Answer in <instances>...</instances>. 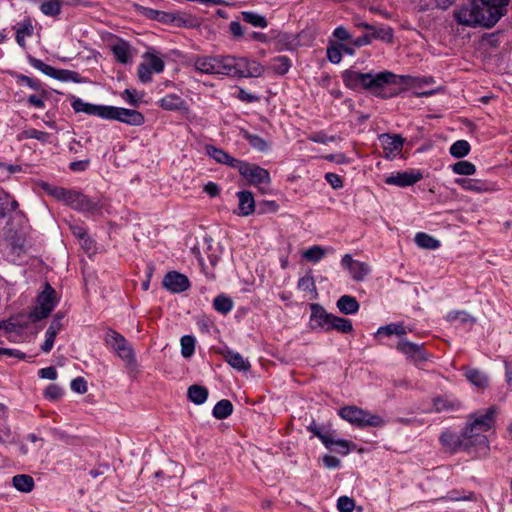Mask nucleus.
<instances>
[{"label": "nucleus", "instance_id": "obj_36", "mask_svg": "<svg viewBox=\"0 0 512 512\" xmlns=\"http://www.w3.org/2000/svg\"><path fill=\"white\" fill-rule=\"evenodd\" d=\"M415 243L423 249L435 250L440 247L439 240L424 232L415 235Z\"/></svg>", "mask_w": 512, "mask_h": 512}, {"label": "nucleus", "instance_id": "obj_24", "mask_svg": "<svg viewBox=\"0 0 512 512\" xmlns=\"http://www.w3.org/2000/svg\"><path fill=\"white\" fill-rule=\"evenodd\" d=\"M112 52L115 57V59L122 63L126 64L131 61L132 59V49L130 44L127 41L119 40L117 43H115L112 47Z\"/></svg>", "mask_w": 512, "mask_h": 512}, {"label": "nucleus", "instance_id": "obj_43", "mask_svg": "<svg viewBox=\"0 0 512 512\" xmlns=\"http://www.w3.org/2000/svg\"><path fill=\"white\" fill-rule=\"evenodd\" d=\"M377 334L378 335L384 334L386 336H390V335L402 336V335L406 334V329L402 323H391V324L379 327L377 330Z\"/></svg>", "mask_w": 512, "mask_h": 512}, {"label": "nucleus", "instance_id": "obj_53", "mask_svg": "<svg viewBox=\"0 0 512 512\" xmlns=\"http://www.w3.org/2000/svg\"><path fill=\"white\" fill-rule=\"evenodd\" d=\"M34 68L40 70L45 75H48L54 79L57 78L58 69L44 63L41 60L34 59Z\"/></svg>", "mask_w": 512, "mask_h": 512}, {"label": "nucleus", "instance_id": "obj_27", "mask_svg": "<svg viewBox=\"0 0 512 512\" xmlns=\"http://www.w3.org/2000/svg\"><path fill=\"white\" fill-rule=\"evenodd\" d=\"M159 106L168 111L186 109V102L176 94H168L159 100Z\"/></svg>", "mask_w": 512, "mask_h": 512}, {"label": "nucleus", "instance_id": "obj_47", "mask_svg": "<svg viewBox=\"0 0 512 512\" xmlns=\"http://www.w3.org/2000/svg\"><path fill=\"white\" fill-rule=\"evenodd\" d=\"M452 170L455 174L470 176L475 174L476 167L469 161H459L452 166Z\"/></svg>", "mask_w": 512, "mask_h": 512}, {"label": "nucleus", "instance_id": "obj_61", "mask_svg": "<svg viewBox=\"0 0 512 512\" xmlns=\"http://www.w3.org/2000/svg\"><path fill=\"white\" fill-rule=\"evenodd\" d=\"M71 389L79 394L87 392V383L83 377H77L71 381Z\"/></svg>", "mask_w": 512, "mask_h": 512}, {"label": "nucleus", "instance_id": "obj_32", "mask_svg": "<svg viewBox=\"0 0 512 512\" xmlns=\"http://www.w3.org/2000/svg\"><path fill=\"white\" fill-rule=\"evenodd\" d=\"M336 330L340 333H350L353 331V324L351 320L332 315L328 331Z\"/></svg>", "mask_w": 512, "mask_h": 512}, {"label": "nucleus", "instance_id": "obj_58", "mask_svg": "<svg viewBox=\"0 0 512 512\" xmlns=\"http://www.w3.org/2000/svg\"><path fill=\"white\" fill-rule=\"evenodd\" d=\"M205 242L207 243V250L208 253V259L212 267H215L219 262V254L218 249H213L212 246V239L211 238H205Z\"/></svg>", "mask_w": 512, "mask_h": 512}, {"label": "nucleus", "instance_id": "obj_35", "mask_svg": "<svg viewBox=\"0 0 512 512\" xmlns=\"http://www.w3.org/2000/svg\"><path fill=\"white\" fill-rule=\"evenodd\" d=\"M233 412V405L227 399H222L216 403L212 410V415L218 419L223 420L230 416Z\"/></svg>", "mask_w": 512, "mask_h": 512}, {"label": "nucleus", "instance_id": "obj_23", "mask_svg": "<svg viewBox=\"0 0 512 512\" xmlns=\"http://www.w3.org/2000/svg\"><path fill=\"white\" fill-rule=\"evenodd\" d=\"M465 377L467 380L479 389H485L489 385L488 375L476 368H465Z\"/></svg>", "mask_w": 512, "mask_h": 512}, {"label": "nucleus", "instance_id": "obj_18", "mask_svg": "<svg viewBox=\"0 0 512 512\" xmlns=\"http://www.w3.org/2000/svg\"><path fill=\"white\" fill-rule=\"evenodd\" d=\"M380 142L383 147L385 158H394L398 155L403 147L404 139L400 135L391 136L389 134H382Z\"/></svg>", "mask_w": 512, "mask_h": 512}, {"label": "nucleus", "instance_id": "obj_33", "mask_svg": "<svg viewBox=\"0 0 512 512\" xmlns=\"http://www.w3.org/2000/svg\"><path fill=\"white\" fill-rule=\"evenodd\" d=\"M188 398L191 402L201 405L203 404L208 397V390L204 386L201 385H191L188 388Z\"/></svg>", "mask_w": 512, "mask_h": 512}, {"label": "nucleus", "instance_id": "obj_64", "mask_svg": "<svg viewBox=\"0 0 512 512\" xmlns=\"http://www.w3.org/2000/svg\"><path fill=\"white\" fill-rule=\"evenodd\" d=\"M224 164L231 168L237 169L238 172L241 174L243 169L245 168L247 162L236 159L228 154L227 160L224 162Z\"/></svg>", "mask_w": 512, "mask_h": 512}, {"label": "nucleus", "instance_id": "obj_29", "mask_svg": "<svg viewBox=\"0 0 512 512\" xmlns=\"http://www.w3.org/2000/svg\"><path fill=\"white\" fill-rule=\"evenodd\" d=\"M337 308L339 311L346 315L356 314L359 310V303L357 299L350 295H343L337 300Z\"/></svg>", "mask_w": 512, "mask_h": 512}, {"label": "nucleus", "instance_id": "obj_8", "mask_svg": "<svg viewBox=\"0 0 512 512\" xmlns=\"http://www.w3.org/2000/svg\"><path fill=\"white\" fill-rule=\"evenodd\" d=\"M496 410L494 407H489L485 413L475 415L473 420L463 429L464 436L469 438L475 437V435H485L494 422Z\"/></svg>", "mask_w": 512, "mask_h": 512}, {"label": "nucleus", "instance_id": "obj_60", "mask_svg": "<svg viewBox=\"0 0 512 512\" xmlns=\"http://www.w3.org/2000/svg\"><path fill=\"white\" fill-rule=\"evenodd\" d=\"M328 60L333 64H338L342 59L341 49L338 46H330L327 48Z\"/></svg>", "mask_w": 512, "mask_h": 512}, {"label": "nucleus", "instance_id": "obj_49", "mask_svg": "<svg viewBox=\"0 0 512 512\" xmlns=\"http://www.w3.org/2000/svg\"><path fill=\"white\" fill-rule=\"evenodd\" d=\"M455 182L460 185L463 189L468 191H475V192H481L486 190L484 188V183H482L479 180H473V179H456Z\"/></svg>", "mask_w": 512, "mask_h": 512}, {"label": "nucleus", "instance_id": "obj_1", "mask_svg": "<svg viewBox=\"0 0 512 512\" xmlns=\"http://www.w3.org/2000/svg\"><path fill=\"white\" fill-rule=\"evenodd\" d=\"M342 79L345 86L351 90L364 89L376 97L385 99L389 95L383 92L384 88L391 84L404 83L406 76H398L390 71L361 73L349 69L343 72Z\"/></svg>", "mask_w": 512, "mask_h": 512}, {"label": "nucleus", "instance_id": "obj_44", "mask_svg": "<svg viewBox=\"0 0 512 512\" xmlns=\"http://www.w3.org/2000/svg\"><path fill=\"white\" fill-rule=\"evenodd\" d=\"M470 152V144L466 140H458L450 147V154L455 158H463Z\"/></svg>", "mask_w": 512, "mask_h": 512}, {"label": "nucleus", "instance_id": "obj_46", "mask_svg": "<svg viewBox=\"0 0 512 512\" xmlns=\"http://www.w3.org/2000/svg\"><path fill=\"white\" fill-rule=\"evenodd\" d=\"M326 255V250L318 245L312 246L307 249L303 257L310 262L317 263Z\"/></svg>", "mask_w": 512, "mask_h": 512}, {"label": "nucleus", "instance_id": "obj_6", "mask_svg": "<svg viewBox=\"0 0 512 512\" xmlns=\"http://www.w3.org/2000/svg\"><path fill=\"white\" fill-rule=\"evenodd\" d=\"M58 303L57 292L51 287L49 281L41 283V291L37 296V305L34 306V322L50 315Z\"/></svg>", "mask_w": 512, "mask_h": 512}, {"label": "nucleus", "instance_id": "obj_50", "mask_svg": "<svg viewBox=\"0 0 512 512\" xmlns=\"http://www.w3.org/2000/svg\"><path fill=\"white\" fill-rule=\"evenodd\" d=\"M148 66L153 70L154 73H161L164 70V61L156 56L154 53L147 52L145 54Z\"/></svg>", "mask_w": 512, "mask_h": 512}, {"label": "nucleus", "instance_id": "obj_14", "mask_svg": "<svg viewBox=\"0 0 512 512\" xmlns=\"http://www.w3.org/2000/svg\"><path fill=\"white\" fill-rule=\"evenodd\" d=\"M162 285L172 293H181L190 287V282L184 274L177 271H171L164 276Z\"/></svg>", "mask_w": 512, "mask_h": 512}, {"label": "nucleus", "instance_id": "obj_20", "mask_svg": "<svg viewBox=\"0 0 512 512\" xmlns=\"http://www.w3.org/2000/svg\"><path fill=\"white\" fill-rule=\"evenodd\" d=\"M461 408V402L453 396L444 395L433 399V410L437 413L454 412Z\"/></svg>", "mask_w": 512, "mask_h": 512}, {"label": "nucleus", "instance_id": "obj_63", "mask_svg": "<svg viewBox=\"0 0 512 512\" xmlns=\"http://www.w3.org/2000/svg\"><path fill=\"white\" fill-rule=\"evenodd\" d=\"M224 164L231 168L237 169L238 172L241 174L243 169L245 168L247 162L236 159L228 154L227 160L224 162Z\"/></svg>", "mask_w": 512, "mask_h": 512}, {"label": "nucleus", "instance_id": "obj_2", "mask_svg": "<svg viewBox=\"0 0 512 512\" xmlns=\"http://www.w3.org/2000/svg\"><path fill=\"white\" fill-rule=\"evenodd\" d=\"M263 66L255 61L244 57L214 56L211 75H225L230 77H259L263 74Z\"/></svg>", "mask_w": 512, "mask_h": 512}, {"label": "nucleus", "instance_id": "obj_3", "mask_svg": "<svg viewBox=\"0 0 512 512\" xmlns=\"http://www.w3.org/2000/svg\"><path fill=\"white\" fill-rule=\"evenodd\" d=\"M453 18L459 25L472 28H491L497 23L496 18L487 12L479 0H470L460 5L453 11Z\"/></svg>", "mask_w": 512, "mask_h": 512}, {"label": "nucleus", "instance_id": "obj_56", "mask_svg": "<svg viewBox=\"0 0 512 512\" xmlns=\"http://www.w3.org/2000/svg\"><path fill=\"white\" fill-rule=\"evenodd\" d=\"M153 70L146 62L140 63L138 66V77L142 83H149L152 80Z\"/></svg>", "mask_w": 512, "mask_h": 512}, {"label": "nucleus", "instance_id": "obj_37", "mask_svg": "<svg viewBox=\"0 0 512 512\" xmlns=\"http://www.w3.org/2000/svg\"><path fill=\"white\" fill-rule=\"evenodd\" d=\"M291 68V60L287 56H277L271 60L270 69L277 75L286 74Z\"/></svg>", "mask_w": 512, "mask_h": 512}, {"label": "nucleus", "instance_id": "obj_15", "mask_svg": "<svg viewBox=\"0 0 512 512\" xmlns=\"http://www.w3.org/2000/svg\"><path fill=\"white\" fill-rule=\"evenodd\" d=\"M397 350L407 356L414 363H421L427 360V354L423 345L416 344L407 340H401L397 344Z\"/></svg>", "mask_w": 512, "mask_h": 512}, {"label": "nucleus", "instance_id": "obj_22", "mask_svg": "<svg viewBox=\"0 0 512 512\" xmlns=\"http://www.w3.org/2000/svg\"><path fill=\"white\" fill-rule=\"evenodd\" d=\"M239 201V214L242 216H249L255 211V200L252 192L239 191L237 193Z\"/></svg>", "mask_w": 512, "mask_h": 512}, {"label": "nucleus", "instance_id": "obj_34", "mask_svg": "<svg viewBox=\"0 0 512 512\" xmlns=\"http://www.w3.org/2000/svg\"><path fill=\"white\" fill-rule=\"evenodd\" d=\"M233 307H234L233 300L225 294H219L213 300V308L218 313H221L223 315H226L229 312H231Z\"/></svg>", "mask_w": 512, "mask_h": 512}, {"label": "nucleus", "instance_id": "obj_26", "mask_svg": "<svg viewBox=\"0 0 512 512\" xmlns=\"http://www.w3.org/2000/svg\"><path fill=\"white\" fill-rule=\"evenodd\" d=\"M39 4V10L49 17H56L61 13L64 0H34Z\"/></svg>", "mask_w": 512, "mask_h": 512}, {"label": "nucleus", "instance_id": "obj_12", "mask_svg": "<svg viewBox=\"0 0 512 512\" xmlns=\"http://www.w3.org/2000/svg\"><path fill=\"white\" fill-rule=\"evenodd\" d=\"M342 266L347 269L355 281H363L370 273V267L367 263L354 260L350 254H345L341 259Z\"/></svg>", "mask_w": 512, "mask_h": 512}, {"label": "nucleus", "instance_id": "obj_59", "mask_svg": "<svg viewBox=\"0 0 512 512\" xmlns=\"http://www.w3.org/2000/svg\"><path fill=\"white\" fill-rule=\"evenodd\" d=\"M62 389L56 384H50L44 391V396L50 400H56L62 395Z\"/></svg>", "mask_w": 512, "mask_h": 512}, {"label": "nucleus", "instance_id": "obj_4", "mask_svg": "<svg viewBox=\"0 0 512 512\" xmlns=\"http://www.w3.org/2000/svg\"><path fill=\"white\" fill-rule=\"evenodd\" d=\"M103 341L107 347L113 350L116 355L124 361L125 366L128 369H136L137 361L134 350L122 334L118 333L114 329L107 328Z\"/></svg>", "mask_w": 512, "mask_h": 512}, {"label": "nucleus", "instance_id": "obj_55", "mask_svg": "<svg viewBox=\"0 0 512 512\" xmlns=\"http://www.w3.org/2000/svg\"><path fill=\"white\" fill-rule=\"evenodd\" d=\"M56 79L61 80V81H73V82L79 83L80 75H79V73H77L75 71L58 69Z\"/></svg>", "mask_w": 512, "mask_h": 512}, {"label": "nucleus", "instance_id": "obj_31", "mask_svg": "<svg viewBox=\"0 0 512 512\" xmlns=\"http://www.w3.org/2000/svg\"><path fill=\"white\" fill-rule=\"evenodd\" d=\"M17 208H18V202L16 201V199H14L7 192L0 193V216L1 217H6L12 212L19 214L20 212L17 211Z\"/></svg>", "mask_w": 512, "mask_h": 512}, {"label": "nucleus", "instance_id": "obj_38", "mask_svg": "<svg viewBox=\"0 0 512 512\" xmlns=\"http://www.w3.org/2000/svg\"><path fill=\"white\" fill-rule=\"evenodd\" d=\"M242 136L250 144L252 148L258 151L264 152L269 147L268 142L256 134H252L244 130L242 131Z\"/></svg>", "mask_w": 512, "mask_h": 512}, {"label": "nucleus", "instance_id": "obj_11", "mask_svg": "<svg viewBox=\"0 0 512 512\" xmlns=\"http://www.w3.org/2000/svg\"><path fill=\"white\" fill-rule=\"evenodd\" d=\"M463 451L473 454L475 457H486L490 451L487 436L480 434L471 438L464 436Z\"/></svg>", "mask_w": 512, "mask_h": 512}, {"label": "nucleus", "instance_id": "obj_19", "mask_svg": "<svg viewBox=\"0 0 512 512\" xmlns=\"http://www.w3.org/2000/svg\"><path fill=\"white\" fill-rule=\"evenodd\" d=\"M71 208L80 212L96 213L100 210L101 206L98 201L89 198L88 196L77 191L74 201H72Z\"/></svg>", "mask_w": 512, "mask_h": 512}, {"label": "nucleus", "instance_id": "obj_54", "mask_svg": "<svg viewBox=\"0 0 512 512\" xmlns=\"http://www.w3.org/2000/svg\"><path fill=\"white\" fill-rule=\"evenodd\" d=\"M207 153L218 163L224 164L227 160L228 153L224 150L217 148L215 146H207Z\"/></svg>", "mask_w": 512, "mask_h": 512}, {"label": "nucleus", "instance_id": "obj_48", "mask_svg": "<svg viewBox=\"0 0 512 512\" xmlns=\"http://www.w3.org/2000/svg\"><path fill=\"white\" fill-rule=\"evenodd\" d=\"M195 338L185 335L181 338V354L184 358H190L195 352Z\"/></svg>", "mask_w": 512, "mask_h": 512}, {"label": "nucleus", "instance_id": "obj_10", "mask_svg": "<svg viewBox=\"0 0 512 512\" xmlns=\"http://www.w3.org/2000/svg\"><path fill=\"white\" fill-rule=\"evenodd\" d=\"M106 119L117 120L133 126H140L145 121L143 114L139 111L115 106H107Z\"/></svg>", "mask_w": 512, "mask_h": 512}, {"label": "nucleus", "instance_id": "obj_30", "mask_svg": "<svg viewBox=\"0 0 512 512\" xmlns=\"http://www.w3.org/2000/svg\"><path fill=\"white\" fill-rule=\"evenodd\" d=\"M225 361L238 371H247L250 369L248 359L244 358L240 353L228 350L224 354Z\"/></svg>", "mask_w": 512, "mask_h": 512}, {"label": "nucleus", "instance_id": "obj_28", "mask_svg": "<svg viewBox=\"0 0 512 512\" xmlns=\"http://www.w3.org/2000/svg\"><path fill=\"white\" fill-rule=\"evenodd\" d=\"M486 8L487 12L492 14V17L496 18L498 22L500 18L505 14V7L508 5L509 0H479Z\"/></svg>", "mask_w": 512, "mask_h": 512}, {"label": "nucleus", "instance_id": "obj_52", "mask_svg": "<svg viewBox=\"0 0 512 512\" xmlns=\"http://www.w3.org/2000/svg\"><path fill=\"white\" fill-rule=\"evenodd\" d=\"M307 429L310 432H312L314 436L319 438L325 447H329L328 444L330 443V441L328 439V435L330 433L322 432V430L317 426V424L314 420L310 423V425L307 427Z\"/></svg>", "mask_w": 512, "mask_h": 512}, {"label": "nucleus", "instance_id": "obj_25", "mask_svg": "<svg viewBox=\"0 0 512 512\" xmlns=\"http://www.w3.org/2000/svg\"><path fill=\"white\" fill-rule=\"evenodd\" d=\"M31 28L32 24L29 18H25L13 26L16 41L21 47H26V38H29L32 35Z\"/></svg>", "mask_w": 512, "mask_h": 512}, {"label": "nucleus", "instance_id": "obj_5", "mask_svg": "<svg viewBox=\"0 0 512 512\" xmlns=\"http://www.w3.org/2000/svg\"><path fill=\"white\" fill-rule=\"evenodd\" d=\"M338 414L342 419L358 428L382 427L385 425V420L381 416L354 405L342 407Z\"/></svg>", "mask_w": 512, "mask_h": 512}, {"label": "nucleus", "instance_id": "obj_7", "mask_svg": "<svg viewBox=\"0 0 512 512\" xmlns=\"http://www.w3.org/2000/svg\"><path fill=\"white\" fill-rule=\"evenodd\" d=\"M32 313L11 317L7 321L0 322V328H3L10 338L18 339L31 334Z\"/></svg>", "mask_w": 512, "mask_h": 512}, {"label": "nucleus", "instance_id": "obj_42", "mask_svg": "<svg viewBox=\"0 0 512 512\" xmlns=\"http://www.w3.org/2000/svg\"><path fill=\"white\" fill-rule=\"evenodd\" d=\"M212 62H214V56L196 57L194 60V68L200 73L211 75Z\"/></svg>", "mask_w": 512, "mask_h": 512}, {"label": "nucleus", "instance_id": "obj_9", "mask_svg": "<svg viewBox=\"0 0 512 512\" xmlns=\"http://www.w3.org/2000/svg\"><path fill=\"white\" fill-rule=\"evenodd\" d=\"M241 176L245 178L249 184L259 187L263 193L266 192V188L262 185L269 186L271 183V177L268 170L257 164L249 162H247Z\"/></svg>", "mask_w": 512, "mask_h": 512}, {"label": "nucleus", "instance_id": "obj_41", "mask_svg": "<svg viewBox=\"0 0 512 512\" xmlns=\"http://www.w3.org/2000/svg\"><path fill=\"white\" fill-rule=\"evenodd\" d=\"M447 321L449 322H456L458 321L460 324L466 326V325H472L475 323V318H473L469 313L466 311H451L446 316Z\"/></svg>", "mask_w": 512, "mask_h": 512}, {"label": "nucleus", "instance_id": "obj_13", "mask_svg": "<svg viewBox=\"0 0 512 512\" xmlns=\"http://www.w3.org/2000/svg\"><path fill=\"white\" fill-rule=\"evenodd\" d=\"M422 178L423 174L419 170L410 169L388 176L385 179V183L398 187H407L419 182Z\"/></svg>", "mask_w": 512, "mask_h": 512}, {"label": "nucleus", "instance_id": "obj_62", "mask_svg": "<svg viewBox=\"0 0 512 512\" xmlns=\"http://www.w3.org/2000/svg\"><path fill=\"white\" fill-rule=\"evenodd\" d=\"M278 208L279 205L275 201L264 200L258 203L259 213L276 212Z\"/></svg>", "mask_w": 512, "mask_h": 512}, {"label": "nucleus", "instance_id": "obj_40", "mask_svg": "<svg viewBox=\"0 0 512 512\" xmlns=\"http://www.w3.org/2000/svg\"><path fill=\"white\" fill-rule=\"evenodd\" d=\"M241 15L244 22L254 27L266 28L268 26L266 18L256 12L243 11Z\"/></svg>", "mask_w": 512, "mask_h": 512}, {"label": "nucleus", "instance_id": "obj_21", "mask_svg": "<svg viewBox=\"0 0 512 512\" xmlns=\"http://www.w3.org/2000/svg\"><path fill=\"white\" fill-rule=\"evenodd\" d=\"M440 442L453 452L463 450V430L459 434L450 431L443 432L440 436Z\"/></svg>", "mask_w": 512, "mask_h": 512}, {"label": "nucleus", "instance_id": "obj_17", "mask_svg": "<svg viewBox=\"0 0 512 512\" xmlns=\"http://www.w3.org/2000/svg\"><path fill=\"white\" fill-rule=\"evenodd\" d=\"M332 315L333 314L328 313L321 305L312 304L310 316L311 328L328 331V326L330 325Z\"/></svg>", "mask_w": 512, "mask_h": 512}, {"label": "nucleus", "instance_id": "obj_45", "mask_svg": "<svg viewBox=\"0 0 512 512\" xmlns=\"http://www.w3.org/2000/svg\"><path fill=\"white\" fill-rule=\"evenodd\" d=\"M13 486L21 492H30L32 490V477L29 475H16L13 477Z\"/></svg>", "mask_w": 512, "mask_h": 512}, {"label": "nucleus", "instance_id": "obj_57", "mask_svg": "<svg viewBox=\"0 0 512 512\" xmlns=\"http://www.w3.org/2000/svg\"><path fill=\"white\" fill-rule=\"evenodd\" d=\"M355 507V501L347 496H341L337 501V508L340 512H352Z\"/></svg>", "mask_w": 512, "mask_h": 512}, {"label": "nucleus", "instance_id": "obj_51", "mask_svg": "<svg viewBox=\"0 0 512 512\" xmlns=\"http://www.w3.org/2000/svg\"><path fill=\"white\" fill-rule=\"evenodd\" d=\"M298 288L302 291L313 292L315 297L317 296L315 281L311 274H307L299 279Z\"/></svg>", "mask_w": 512, "mask_h": 512}, {"label": "nucleus", "instance_id": "obj_16", "mask_svg": "<svg viewBox=\"0 0 512 512\" xmlns=\"http://www.w3.org/2000/svg\"><path fill=\"white\" fill-rule=\"evenodd\" d=\"M71 106L76 113H85L87 115H93L102 119H106L108 105H96L87 103L80 98L73 97Z\"/></svg>", "mask_w": 512, "mask_h": 512}, {"label": "nucleus", "instance_id": "obj_39", "mask_svg": "<svg viewBox=\"0 0 512 512\" xmlns=\"http://www.w3.org/2000/svg\"><path fill=\"white\" fill-rule=\"evenodd\" d=\"M328 439L330 443L329 447H326L330 451L337 452L342 455H347L350 452V442L344 439H335L333 435L330 433L328 435Z\"/></svg>", "mask_w": 512, "mask_h": 512}]
</instances>
